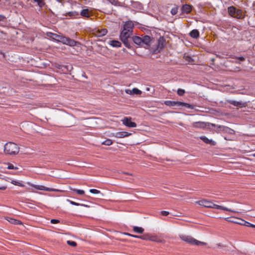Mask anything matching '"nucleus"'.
I'll list each match as a JSON object with an SVG mask.
<instances>
[{"instance_id":"1","label":"nucleus","mask_w":255,"mask_h":255,"mask_svg":"<svg viewBox=\"0 0 255 255\" xmlns=\"http://www.w3.org/2000/svg\"><path fill=\"white\" fill-rule=\"evenodd\" d=\"M46 35L53 40L58 42H61L63 44H65L70 46H75L79 42L69 37L64 36L62 35H58L52 32H47Z\"/></svg>"},{"instance_id":"2","label":"nucleus","mask_w":255,"mask_h":255,"mask_svg":"<svg viewBox=\"0 0 255 255\" xmlns=\"http://www.w3.org/2000/svg\"><path fill=\"white\" fill-rule=\"evenodd\" d=\"M196 203L206 208H215L217 209H221L225 211H228L232 212H237L234 210L229 209L224 206L218 205L217 204H214L211 201H209L205 199H203L201 200L196 201Z\"/></svg>"},{"instance_id":"3","label":"nucleus","mask_w":255,"mask_h":255,"mask_svg":"<svg viewBox=\"0 0 255 255\" xmlns=\"http://www.w3.org/2000/svg\"><path fill=\"white\" fill-rule=\"evenodd\" d=\"M4 153L6 155H15L19 151V147L13 142H8L4 145Z\"/></svg>"},{"instance_id":"4","label":"nucleus","mask_w":255,"mask_h":255,"mask_svg":"<svg viewBox=\"0 0 255 255\" xmlns=\"http://www.w3.org/2000/svg\"><path fill=\"white\" fill-rule=\"evenodd\" d=\"M132 40L135 44L140 46H143L144 45L149 46L151 44V39L148 35H144L142 37L133 36L132 37Z\"/></svg>"},{"instance_id":"5","label":"nucleus","mask_w":255,"mask_h":255,"mask_svg":"<svg viewBox=\"0 0 255 255\" xmlns=\"http://www.w3.org/2000/svg\"><path fill=\"white\" fill-rule=\"evenodd\" d=\"M179 238L184 242L191 244L197 246L205 245L206 244L204 242L199 241L192 237L186 235L181 234L179 235Z\"/></svg>"},{"instance_id":"6","label":"nucleus","mask_w":255,"mask_h":255,"mask_svg":"<svg viewBox=\"0 0 255 255\" xmlns=\"http://www.w3.org/2000/svg\"><path fill=\"white\" fill-rule=\"evenodd\" d=\"M132 34L128 31L124 30L123 29L120 34V39L123 42L125 46L128 48H130V44L128 41V38Z\"/></svg>"},{"instance_id":"7","label":"nucleus","mask_w":255,"mask_h":255,"mask_svg":"<svg viewBox=\"0 0 255 255\" xmlns=\"http://www.w3.org/2000/svg\"><path fill=\"white\" fill-rule=\"evenodd\" d=\"M164 104L168 106H184L188 109H194L193 105L182 102L166 101L164 102Z\"/></svg>"},{"instance_id":"8","label":"nucleus","mask_w":255,"mask_h":255,"mask_svg":"<svg viewBox=\"0 0 255 255\" xmlns=\"http://www.w3.org/2000/svg\"><path fill=\"white\" fill-rule=\"evenodd\" d=\"M192 127L193 128H198L210 129L211 127H216V125L214 124H212V123H210L208 122H194L192 124Z\"/></svg>"},{"instance_id":"9","label":"nucleus","mask_w":255,"mask_h":255,"mask_svg":"<svg viewBox=\"0 0 255 255\" xmlns=\"http://www.w3.org/2000/svg\"><path fill=\"white\" fill-rule=\"evenodd\" d=\"M131 118L125 117L123 120V124L129 128H135L136 127V124L131 121Z\"/></svg>"},{"instance_id":"10","label":"nucleus","mask_w":255,"mask_h":255,"mask_svg":"<svg viewBox=\"0 0 255 255\" xmlns=\"http://www.w3.org/2000/svg\"><path fill=\"white\" fill-rule=\"evenodd\" d=\"M134 27L133 23L132 21L129 20L126 21L123 26V29L124 30L128 31L132 34L133 28Z\"/></svg>"},{"instance_id":"11","label":"nucleus","mask_w":255,"mask_h":255,"mask_svg":"<svg viewBox=\"0 0 255 255\" xmlns=\"http://www.w3.org/2000/svg\"><path fill=\"white\" fill-rule=\"evenodd\" d=\"M216 127L219 128L220 131H222L226 133H228L230 134H234L235 133V131L234 130L231 129V128L220 125H216Z\"/></svg>"},{"instance_id":"12","label":"nucleus","mask_w":255,"mask_h":255,"mask_svg":"<svg viewBox=\"0 0 255 255\" xmlns=\"http://www.w3.org/2000/svg\"><path fill=\"white\" fill-rule=\"evenodd\" d=\"M131 134V133L127 131H119L113 134V136L117 138H124L128 137Z\"/></svg>"},{"instance_id":"13","label":"nucleus","mask_w":255,"mask_h":255,"mask_svg":"<svg viewBox=\"0 0 255 255\" xmlns=\"http://www.w3.org/2000/svg\"><path fill=\"white\" fill-rule=\"evenodd\" d=\"M32 187L34 188L35 189L39 190H43V191H56L57 190L53 189V188H50L46 187L43 185H32Z\"/></svg>"},{"instance_id":"14","label":"nucleus","mask_w":255,"mask_h":255,"mask_svg":"<svg viewBox=\"0 0 255 255\" xmlns=\"http://www.w3.org/2000/svg\"><path fill=\"white\" fill-rule=\"evenodd\" d=\"M228 103L234 106L239 107L240 108L245 107L247 105L246 103L243 102L242 101H236L234 100H230Z\"/></svg>"},{"instance_id":"15","label":"nucleus","mask_w":255,"mask_h":255,"mask_svg":"<svg viewBox=\"0 0 255 255\" xmlns=\"http://www.w3.org/2000/svg\"><path fill=\"white\" fill-rule=\"evenodd\" d=\"M165 40L163 37H160L158 41L157 49L159 51L161 50L165 46Z\"/></svg>"},{"instance_id":"16","label":"nucleus","mask_w":255,"mask_h":255,"mask_svg":"<svg viewBox=\"0 0 255 255\" xmlns=\"http://www.w3.org/2000/svg\"><path fill=\"white\" fill-rule=\"evenodd\" d=\"M200 138L207 144H209L211 145H215L216 144V142L215 141L212 139H209L205 136H202L200 137Z\"/></svg>"},{"instance_id":"17","label":"nucleus","mask_w":255,"mask_h":255,"mask_svg":"<svg viewBox=\"0 0 255 255\" xmlns=\"http://www.w3.org/2000/svg\"><path fill=\"white\" fill-rule=\"evenodd\" d=\"M192 10V6L189 4H184L182 7V11L183 13H189Z\"/></svg>"},{"instance_id":"18","label":"nucleus","mask_w":255,"mask_h":255,"mask_svg":"<svg viewBox=\"0 0 255 255\" xmlns=\"http://www.w3.org/2000/svg\"><path fill=\"white\" fill-rule=\"evenodd\" d=\"M5 218L8 222H9L11 224H12L14 225H21L22 224V222L19 220L11 218L9 217H6Z\"/></svg>"},{"instance_id":"19","label":"nucleus","mask_w":255,"mask_h":255,"mask_svg":"<svg viewBox=\"0 0 255 255\" xmlns=\"http://www.w3.org/2000/svg\"><path fill=\"white\" fill-rule=\"evenodd\" d=\"M96 35L98 37H102L105 35L107 33L106 29H98L96 31Z\"/></svg>"},{"instance_id":"20","label":"nucleus","mask_w":255,"mask_h":255,"mask_svg":"<svg viewBox=\"0 0 255 255\" xmlns=\"http://www.w3.org/2000/svg\"><path fill=\"white\" fill-rule=\"evenodd\" d=\"M244 17L243 11L241 9H237L236 11L235 14L233 16V17L237 18L238 19L243 18Z\"/></svg>"},{"instance_id":"21","label":"nucleus","mask_w":255,"mask_h":255,"mask_svg":"<svg viewBox=\"0 0 255 255\" xmlns=\"http://www.w3.org/2000/svg\"><path fill=\"white\" fill-rule=\"evenodd\" d=\"M240 222H235L234 221H231V222L235 223L240 224L241 225L246 226L247 227H251V224H252L251 223H250L248 222H247L243 219H240Z\"/></svg>"},{"instance_id":"22","label":"nucleus","mask_w":255,"mask_h":255,"mask_svg":"<svg viewBox=\"0 0 255 255\" xmlns=\"http://www.w3.org/2000/svg\"><path fill=\"white\" fill-rule=\"evenodd\" d=\"M236 10H237V8L233 6H229L228 8V12L229 14H230V15L232 17H233L234 16V15L235 14Z\"/></svg>"},{"instance_id":"23","label":"nucleus","mask_w":255,"mask_h":255,"mask_svg":"<svg viewBox=\"0 0 255 255\" xmlns=\"http://www.w3.org/2000/svg\"><path fill=\"white\" fill-rule=\"evenodd\" d=\"M190 35L194 38H197L199 36V32L197 29H193L190 32Z\"/></svg>"},{"instance_id":"24","label":"nucleus","mask_w":255,"mask_h":255,"mask_svg":"<svg viewBox=\"0 0 255 255\" xmlns=\"http://www.w3.org/2000/svg\"><path fill=\"white\" fill-rule=\"evenodd\" d=\"M80 15L85 17H89L90 16V13L88 9H83L80 12Z\"/></svg>"},{"instance_id":"25","label":"nucleus","mask_w":255,"mask_h":255,"mask_svg":"<svg viewBox=\"0 0 255 255\" xmlns=\"http://www.w3.org/2000/svg\"><path fill=\"white\" fill-rule=\"evenodd\" d=\"M110 44L114 47H120L121 46V43L118 40H112L110 42Z\"/></svg>"},{"instance_id":"26","label":"nucleus","mask_w":255,"mask_h":255,"mask_svg":"<svg viewBox=\"0 0 255 255\" xmlns=\"http://www.w3.org/2000/svg\"><path fill=\"white\" fill-rule=\"evenodd\" d=\"M133 231L135 233H138V234H142L143 233L144 230L142 227L134 226L133 227Z\"/></svg>"},{"instance_id":"27","label":"nucleus","mask_w":255,"mask_h":255,"mask_svg":"<svg viewBox=\"0 0 255 255\" xmlns=\"http://www.w3.org/2000/svg\"><path fill=\"white\" fill-rule=\"evenodd\" d=\"M67 201L69 202L71 204L75 205V206H84V207H89L88 205L83 204H80L77 202H75L74 201H71L70 200L68 199Z\"/></svg>"},{"instance_id":"28","label":"nucleus","mask_w":255,"mask_h":255,"mask_svg":"<svg viewBox=\"0 0 255 255\" xmlns=\"http://www.w3.org/2000/svg\"><path fill=\"white\" fill-rule=\"evenodd\" d=\"M113 141L110 139H107L106 140L102 142L103 144L106 145H111L113 144Z\"/></svg>"},{"instance_id":"29","label":"nucleus","mask_w":255,"mask_h":255,"mask_svg":"<svg viewBox=\"0 0 255 255\" xmlns=\"http://www.w3.org/2000/svg\"><path fill=\"white\" fill-rule=\"evenodd\" d=\"M34 2L37 3L39 6L42 7L45 4L43 0H33Z\"/></svg>"},{"instance_id":"30","label":"nucleus","mask_w":255,"mask_h":255,"mask_svg":"<svg viewBox=\"0 0 255 255\" xmlns=\"http://www.w3.org/2000/svg\"><path fill=\"white\" fill-rule=\"evenodd\" d=\"M131 92L132 93V95L133 94L140 95L142 93L140 90H139L138 89L135 88L132 89Z\"/></svg>"},{"instance_id":"31","label":"nucleus","mask_w":255,"mask_h":255,"mask_svg":"<svg viewBox=\"0 0 255 255\" xmlns=\"http://www.w3.org/2000/svg\"><path fill=\"white\" fill-rule=\"evenodd\" d=\"M178 7L177 6H176L171 9V13L172 15H175L178 12Z\"/></svg>"},{"instance_id":"32","label":"nucleus","mask_w":255,"mask_h":255,"mask_svg":"<svg viewBox=\"0 0 255 255\" xmlns=\"http://www.w3.org/2000/svg\"><path fill=\"white\" fill-rule=\"evenodd\" d=\"M68 15L70 16H78L79 15V13L76 11H70L68 13Z\"/></svg>"},{"instance_id":"33","label":"nucleus","mask_w":255,"mask_h":255,"mask_svg":"<svg viewBox=\"0 0 255 255\" xmlns=\"http://www.w3.org/2000/svg\"><path fill=\"white\" fill-rule=\"evenodd\" d=\"M150 235L148 234L143 235L142 236H139V239L143 240H148Z\"/></svg>"},{"instance_id":"34","label":"nucleus","mask_w":255,"mask_h":255,"mask_svg":"<svg viewBox=\"0 0 255 255\" xmlns=\"http://www.w3.org/2000/svg\"><path fill=\"white\" fill-rule=\"evenodd\" d=\"M11 183L14 185H17L21 187L24 186V185L22 183L16 180H12L11 181Z\"/></svg>"},{"instance_id":"35","label":"nucleus","mask_w":255,"mask_h":255,"mask_svg":"<svg viewBox=\"0 0 255 255\" xmlns=\"http://www.w3.org/2000/svg\"><path fill=\"white\" fill-rule=\"evenodd\" d=\"M7 166V169H14V170H17L18 168L17 167L14 166L12 164L8 163Z\"/></svg>"},{"instance_id":"36","label":"nucleus","mask_w":255,"mask_h":255,"mask_svg":"<svg viewBox=\"0 0 255 255\" xmlns=\"http://www.w3.org/2000/svg\"><path fill=\"white\" fill-rule=\"evenodd\" d=\"M67 243L68 245L72 247H75L77 245L76 243L72 241H67Z\"/></svg>"},{"instance_id":"37","label":"nucleus","mask_w":255,"mask_h":255,"mask_svg":"<svg viewBox=\"0 0 255 255\" xmlns=\"http://www.w3.org/2000/svg\"><path fill=\"white\" fill-rule=\"evenodd\" d=\"M185 93V90L181 89H178L177 90V94L179 96H182Z\"/></svg>"},{"instance_id":"38","label":"nucleus","mask_w":255,"mask_h":255,"mask_svg":"<svg viewBox=\"0 0 255 255\" xmlns=\"http://www.w3.org/2000/svg\"><path fill=\"white\" fill-rule=\"evenodd\" d=\"M73 191H76L77 192V194H79V195H83L85 193V192L84 190H81V189H74Z\"/></svg>"},{"instance_id":"39","label":"nucleus","mask_w":255,"mask_h":255,"mask_svg":"<svg viewBox=\"0 0 255 255\" xmlns=\"http://www.w3.org/2000/svg\"><path fill=\"white\" fill-rule=\"evenodd\" d=\"M90 192L93 194H97L100 193V191L99 190H98L95 189H91L90 190Z\"/></svg>"},{"instance_id":"40","label":"nucleus","mask_w":255,"mask_h":255,"mask_svg":"<svg viewBox=\"0 0 255 255\" xmlns=\"http://www.w3.org/2000/svg\"><path fill=\"white\" fill-rule=\"evenodd\" d=\"M161 214L162 216H167L169 214V212L166 211H162L161 212Z\"/></svg>"},{"instance_id":"41","label":"nucleus","mask_w":255,"mask_h":255,"mask_svg":"<svg viewBox=\"0 0 255 255\" xmlns=\"http://www.w3.org/2000/svg\"><path fill=\"white\" fill-rule=\"evenodd\" d=\"M125 235L128 236L133 237V238H139V236H137V235H132L129 233H125Z\"/></svg>"},{"instance_id":"42","label":"nucleus","mask_w":255,"mask_h":255,"mask_svg":"<svg viewBox=\"0 0 255 255\" xmlns=\"http://www.w3.org/2000/svg\"><path fill=\"white\" fill-rule=\"evenodd\" d=\"M59 221L58 220H56V219H52L51 220V223L52 224H57V223H59Z\"/></svg>"},{"instance_id":"43","label":"nucleus","mask_w":255,"mask_h":255,"mask_svg":"<svg viewBox=\"0 0 255 255\" xmlns=\"http://www.w3.org/2000/svg\"><path fill=\"white\" fill-rule=\"evenodd\" d=\"M131 91H132V90L127 89V90H126V93L128 94L132 95V93Z\"/></svg>"},{"instance_id":"44","label":"nucleus","mask_w":255,"mask_h":255,"mask_svg":"<svg viewBox=\"0 0 255 255\" xmlns=\"http://www.w3.org/2000/svg\"><path fill=\"white\" fill-rule=\"evenodd\" d=\"M236 58L240 61H244L245 59V58L243 56L236 57Z\"/></svg>"},{"instance_id":"45","label":"nucleus","mask_w":255,"mask_h":255,"mask_svg":"<svg viewBox=\"0 0 255 255\" xmlns=\"http://www.w3.org/2000/svg\"><path fill=\"white\" fill-rule=\"evenodd\" d=\"M148 240L149 241H156V242H157L155 239V237H152L151 236H149V238L148 239Z\"/></svg>"},{"instance_id":"46","label":"nucleus","mask_w":255,"mask_h":255,"mask_svg":"<svg viewBox=\"0 0 255 255\" xmlns=\"http://www.w3.org/2000/svg\"><path fill=\"white\" fill-rule=\"evenodd\" d=\"M6 188V186L4 185H0V190H5Z\"/></svg>"},{"instance_id":"47","label":"nucleus","mask_w":255,"mask_h":255,"mask_svg":"<svg viewBox=\"0 0 255 255\" xmlns=\"http://www.w3.org/2000/svg\"><path fill=\"white\" fill-rule=\"evenodd\" d=\"M5 18V16L0 14V21H3Z\"/></svg>"},{"instance_id":"48","label":"nucleus","mask_w":255,"mask_h":255,"mask_svg":"<svg viewBox=\"0 0 255 255\" xmlns=\"http://www.w3.org/2000/svg\"><path fill=\"white\" fill-rule=\"evenodd\" d=\"M240 219H237L236 220H237L238 221H235V222H240ZM226 220L228 221H230V222H231V221H232L231 220H229V218H227ZM233 221H235V220H233Z\"/></svg>"},{"instance_id":"49","label":"nucleus","mask_w":255,"mask_h":255,"mask_svg":"<svg viewBox=\"0 0 255 255\" xmlns=\"http://www.w3.org/2000/svg\"><path fill=\"white\" fill-rule=\"evenodd\" d=\"M217 245H218V246L219 247H223V246L221 245V243L218 244Z\"/></svg>"},{"instance_id":"50","label":"nucleus","mask_w":255,"mask_h":255,"mask_svg":"<svg viewBox=\"0 0 255 255\" xmlns=\"http://www.w3.org/2000/svg\"><path fill=\"white\" fill-rule=\"evenodd\" d=\"M251 227L255 228V225L253 224H251Z\"/></svg>"},{"instance_id":"51","label":"nucleus","mask_w":255,"mask_h":255,"mask_svg":"<svg viewBox=\"0 0 255 255\" xmlns=\"http://www.w3.org/2000/svg\"><path fill=\"white\" fill-rule=\"evenodd\" d=\"M253 156L254 157H255V153L254 154H253Z\"/></svg>"},{"instance_id":"52","label":"nucleus","mask_w":255,"mask_h":255,"mask_svg":"<svg viewBox=\"0 0 255 255\" xmlns=\"http://www.w3.org/2000/svg\"><path fill=\"white\" fill-rule=\"evenodd\" d=\"M147 91H149V88H147Z\"/></svg>"},{"instance_id":"53","label":"nucleus","mask_w":255,"mask_h":255,"mask_svg":"<svg viewBox=\"0 0 255 255\" xmlns=\"http://www.w3.org/2000/svg\"><path fill=\"white\" fill-rule=\"evenodd\" d=\"M1 176V175L0 174V177Z\"/></svg>"}]
</instances>
